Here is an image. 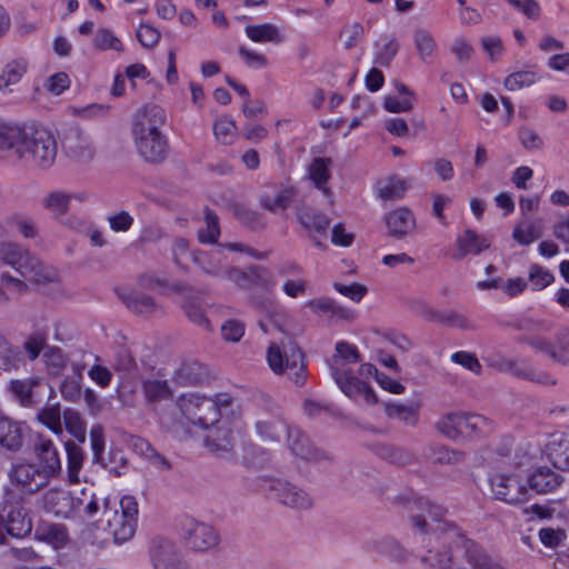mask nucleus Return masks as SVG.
<instances>
[{
	"instance_id": "nucleus-1",
	"label": "nucleus",
	"mask_w": 569,
	"mask_h": 569,
	"mask_svg": "<svg viewBox=\"0 0 569 569\" xmlns=\"http://www.w3.org/2000/svg\"><path fill=\"white\" fill-rule=\"evenodd\" d=\"M445 515V508L426 501L422 503V512L413 518L415 526L421 531L427 527L432 531L428 540L430 548L427 555L421 556V561L436 569H466L453 563V558L461 548H457L453 541L443 540V536L452 530L462 535L455 526L443 520Z\"/></svg>"
},
{
	"instance_id": "nucleus-2",
	"label": "nucleus",
	"mask_w": 569,
	"mask_h": 569,
	"mask_svg": "<svg viewBox=\"0 0 569 569\" xmlns=\"http://www.w3.org/2000/svg\"><path fill=\"white\" fill-rule=\"evenodd\" d=\"M61 471L59 452L49 439H40L34 446V462L17 463L10 478L23 490L33 492L49 483Z\"/></svg>"
},
{
	"instance_id": "nucleus-3",
	"label": "nucleus",
	"mask_w": 569,
	"mask_h": 569,
	"mask_svg": "<svg viewBox=\"0 0 569 569\" xmlns=\"http://www.w3.org/2000/svg\"><path fill=\"white\" fill-rule=\"evenodd\" d=\"M360 361L359 351L355 345L346 341L336 343V355L330 361L331 375L340 390L351 400L362 399L368 405L378 402V398L371 387L352 376L350 365Z\"/></svg>"
},
{
	"instance_id": "nucleus-4",
	"label": "nucleus",
	"mask_w": 569,
	"mask_h": 569,
	"mask_svg": "<svg viewBox=\"0 0 569 569\" xmlns=\"http://www.w3.org/2000/svg\"><path fill=\"white\" fill-rule=\"evenodd\" d=\"M10 267L29 283L44 287L59 280L58 271L17 243L0 242V268Z\"/></svg>"
},
{
	"instance_id": "nucleus-5",
	"label": "nucleus",
	"mask_w": 569,
	"mask_h": 569,
	"mask_svg": "<svg viewBox=\"0 0 569 569\" xmlns=\"http://www.w3.org/2000/svg\"><path fill=\"white\" fill-rule=\"evenodd\" d=\"M435 428L453 441L477 440L490 435L493 431V423L481 415L451 412L440 417L435 423Z\"/></svg>"
},
{
	"instance_id": "nucleus-6",
	"label": "nucleus",
	"mask_w": 569,
	"mask_h": 569,
	"mask_svg": "<svg viewBox=\"0 0 569 569\" xmlns=\"http://www.w3.org/2000/svg\"><path fill=\"white\" fill-rule=\"evenodd\" d=\"M179 408L182 415L192 425L201 428L214 427L230 406V398L226 395L214 398L197 393H184L179 398Z\"/></svg>"
},
{
	"instance_id": "nucleus-7",
	"label": "nucleus",
	"mask_w": 569,
	"mask_h": 569,
	"mask_svg": "<svg viewBox=\"0 0 569 569\" xmlns=\"http://www.w3.org/2000/svg\"><path fill=\"white\" fill-rule=\"evenodd\" d=\"M267 361L274 373H284L297 385L303 382V357L293 341L272 342L267 350Z\"/></svg>"
},
{
	"instance_id": "nucleus-8",
	"label": "nucleus",
	"mask_w": 569,
	"mask_h": 569,
	"mask_svg": "<svg viewBox=\"0 0 569 569\" xmlns=\"http://www.w3.org/2000/svg\"><path fill=\"white\" fill-rule=\"evenodd\" d=\"M19 157L39 168H49L57 157L54 137L43 128H29L24 143L19 149Z\"/></svg>"
},
{
	"instance_id": "nucleus-9",
	"label": "nucleus",
	"mask_w": 569,
	"mask_h": 569,
	"mask_svg": "<svg viewBox=\"0 0 569 569\" xmlns=\"http://www.w3.org/2000/svg\"><path fill=\"white\" fill-rule=\"evenodd\" d=\"M179 531L186 546L197 552L212 550L220 543L219 531L211 523L192 516L180 518Z\"/></svg>"
},
{
	"instance_id": "nucleus-10",
	"label": "nucleus",
	"mask_w": 569,
	"mask_h": 569,
	"mask_svg": "<svg viewBox=\"0 0 569 569\" xmlns=\"http://www.w3.org/2000/svg\"><path fill=\"white\" fill-rule=\"evenodd\" d=\"M138 513L139 508L136 498L129 495L121 497L119 508L114 509L112 520L109 521L116 545L124 543L134 536Z\"/></svg>"
},
{
	"instance_id": "nucleus-11",
	"label": "nucleus",
	"mask_w": 569,
	"mask_h": 569,
	"mask_svg": "<svg viewBox=\"0 0 569 569\" xmlns=\"http://www.w3.org/2000/svg\"><path fill=\"white\" fill-rule=\"evenodd\" d=\"M254 428L264 441H279L286 426L280 417V407L271 400L258 405Z\"/></svg>"
},
{
	"instance_id": "nucleus-12",
	"label": "nucleus",
	"mask_w": 569,
	"mask_h": 569,
	"mask_svg": "<svg viewBox=\"0 0 569 569\" xmlns=\"http://www.w3.org/2000/svg\"><path fill=\"white\" fill-rule=\"evenodd\" d=\"M443 540L453 541L457 548H461V552L471 569H508L492 560L479 545L467 539L456 530L443 536Z\"/></svg>"
},
{
	"instance_id": "nucleus-13",
	"label": "nucleus",
	"mask_w": 569,
	"mask_h": 569,
	"mask_svg": "<svg viewBox=\"0 0 569 569\" xmlns=\"http://www.w3.org/2000/svg\"><path fill=\"white\" fill-rule=\"evenodd\" d=\"M495 497L510 505L528 500V489L520 483L516 473L497 472L490 479Z\"/></svg>"
},
{
	"instance_id": "nucleus-14",
	"label": "nucleus",
	"mask_w": 569,
	"mask_h": 569,
	"mask_svg": "<svg viewBox=\"0 0 569 569\" xmlns=\"http://www.w3.org/2000/svg\"><path fill=\"white\" fill-rule=\"evenodd\" d=\"M149 561L153 569H187L180 561L172 540L162 537H153L148 547Z\"/></svg>"
},
{
	"instance_id": "nucleus-15",
	"label": "nucleus",
	"mask_w": 569,
	"mask_h": 569,
	"mask_svg": "<svg viewBox=\"0 0 569 569\" xmlns=\"http://www.w3.org/2000/svg\"><path fill=\"white\" fill-rule=\"evenodd\" d=\"M139 156L147 162L159 163L168 154V140L162 132L132 133Z\"/></svg>"
},
{
	"instance_id": "nucleus-16",
	"label": "nucleus",
	"mask_w": 569,
	"mask_h": 569,
	"mask_svg": "<svg viewBox=\"0 0 569 569\" xmlns=\"http://www.w3.org/2000/svg\"><path fill=\"white\" fill-rule=\"evenodd\" d=\"M271 497L280 503L293 509H308L312 506V498L303 489L281 479L267 482Z\"/></svg>"
},
{
	"instance_id": "nucleus-17",
	"label": "nucleus",
	"mask_w": 569,
	"mask_h": 569,
	"mask_svg": "<svg viewBox=\"0 0 569 569\" xmlns=\"http://www.w3.org/2000/svg\"><path fill=\"white\" fill-rule=\"evenodd\" d=\"M221 249L211 251L210 263H204L202 261L203 256L193 254V262L210 276L224 277L228 280L234 282L238 287L249 289L248 269L240 270L236 268H228L227 270L222 271L219 259Z\"/></svg>"
},
{
	"instance_id": "nucleus-18",
	"label": "nucleus",
	"mask_w": 569,
	"mask_h": 569,
	"mask_svg": "<svg viewBox=\"0 0 569 569\" xmlns=\"http://www.w3.org/2000/svg\"><path fill=\"white\" fill-rule=\"evenodd\" d=\"M166 110L161 106L146 103L134 113L132 133L161 132V127L166 123Z\"/></svg>"
},
{
	"instance_id": "nucleus-19",
	"label": "nucleus",
	"mask_w": 569,
	"mask_h": 569,
	"mask_svg": "<svg viewBox=\"0 0 569 569\" xmlns=\"http://www.w3.org/2000/svg\"><path fill=\"white\" fill-rule=\"evenodd\" d=\"M234 442L236 436L227 421L211 429L204 438V446L213 455L224 459L232 457Z\"/></svg>"
},
{
	"instance_id": "nucleus-20",
	"label": "nucleus",
	"mask_w": 569,
	"mask_h": 569,
	"mask_svg": "<svg viewBox=\"0 0 569 569\" xmlns=\"http://www.w3.org/2000/svg\"><path fill=\"white\" fill-rule=\"evenodd\" d=\"M526 343L557 363L569 365V350L562 345L561 336L555 341L543 336H531L526 339Z\"/></svg>"
},
{
	"instance_id": "nucleus-21",
	"label": "nucleus",
	"mask_w": 569,
	"mask_h": 569,
	"mask_svg": "<svg viewBox=\"0 0 569 569\" xmlns=\"http://www.w3.org/2000/svg\"><path fill=\"white\" fill-rule=\"evenodd\" d=\"M385 220L388 233L396 239H402L416 229L415 216L407 207L395 209L386 216Z\"/></svg>"
},
{
	"instance_id": "nucleus-22",
	"label": "nucleus",
	"mask_w": 569,
	"mask_h": 569,
	"mask_svg": "<svg viewBox=\"0 0 569 569\" xmlns=\"http://www.w3.org/2000/svg\"><path fill=\"white\" fill-rule=\"evenodd\" d=\"M313 313L328 318L329 321L352 320L355 315L351 310L338 305L330 298H317L306 303Z\"/></svg>"
},
{
	"instance_id": "nucleus-23",
	"label": "nucleus",
	"mask_w": 569,
	"mask_h": 569,
	"mask_svg": "<svg viewBox=\"0 0 569 569\" xmlns=\"http://www.w3.org/2000/svg\"><path fill=\"white\" fill-rule=\"evenodd\" d=\"M546 453L556 468L569 470V435L550 436L546 443Z\"/></svg>"
},
{
	"instance_id": "nucleus-24",
	"label": "nucleus",
	"mask_w": 569,
	"mask_h": 569,
	"mask_svg": "<svg viewBox=\"0 0 569 569\" xmlns=\"http://www.w3.org/2000/svg\"><path fill=\"white\" fill-rule=\"evenodd\" d=\"M456 257L465 258L469 254L477 256L488 249L490 242L487 238L478 234L471 229L465 230L456 239Z\"/></svg>"
},
{
	"instance_id": "nucleus-25",
	"label": "nucleus",
	"mask_w": 569,
	"mask_h": 569,
	"mask_svg": "<svg viewBox=\"0 0 569 569\" xmlns=\"http://www.w3.org/2000/svg\"><path fill=\"white\" fill-rule=\"evenodd\" d=\"M114 292L119 299L134 312L151 315L160 309L153 298L143 295L138 296L129 288L117 287Z\"/></svg>"
},
{
	"instance_id": "nucleus-26",
	"label": "nucleus",
	"mask_w": 569,
	"mask_h": 569,
	"mask_svg": "<svg viewBox=\"0 0 569 569\" xmlns=\"http://www.w3.org/2000/svg\"><path fill=\"white\" fill-rule=\"evenodd\" d=\"M248 39L256 43L280 44L284 40L281 28L273 23L249 24L244 28Z\"/></svg>"
},
{
	"instance_id": "nucleus-27",
	"label": "nucleus",
	"mask_w": 569,
	"mask_h": 569,
	"mask_svg": "<svg viewBox=\"0 0 569 569\" xmlns=\"http://www.w3.org/2000/svg\"><path fill=\"white\" fill-rule=\"evenodd\" d=\"M29 128L0 120V150H13L19 156V149L24 143Z\"/></svg>"
},
{
	"instance_id": "nucleus-28",
	"label": "nucleus",
	"mask_w": 569,
	"mask_h": 569,
	"mask_svg": "<svg viewBox=\"0 0 569 569\" xmlns=\"http://www.w3.org/2000/svg\"><path fill=\"white\" fill-rule=\"evenodd\" d=\"M208 377L209 373L204 366L196 360H186L182 361L174 371L173 379L179 385L188 386L201 383L207 380Z\"/></svg>"
},
{
	"instance_id": "nucleus-29",
	"label": "nucleus",
	"mask_w": 569,
	"mask_h": 569,
	"mask_svg": "<svg viewBox=\"0 0 569 569\" xmlns=\"http://www.w3.org/2000/svg\"><path fill=\"white\" fill-rule=\"evenodd\" d=\"M330 159L316 158L308 167V178L313 186L321 191L326 197H330L331 192L327 186L331 172H330Z\"/></svg>"
},
{
	"instance_id": "nucleus-30",
	"label": "nucleus",
	"mask_w": 569,
	"mask_h": 569,
	"mask_svg": "<svg viewBox=\"0 0 569 569\" xmlns=\"http://www.w3.org/2000/svg\"><path fill=\"white\" fill-rule=\"evenodd\" d=\"M560 482V476L547 467L538 468L528 479L530 489L538 493L550 492L555 490Z\"/></svg>"
},
{
	"instance_id": "nucleus-31",
	"label": "nucleus",
	"mask_w": 569,
	"mask_h": 569,
	"mask_svg": "<svg viewBox=\"0 0 569 569\" xmlns=\"http://www.w3.org/2000/svg\"><path fill=\"white\" fill-rule=\"evenodd\" d=\"M423 455L431 463L439 465L453 466L465 460L463 452L436 443L429 445Z\"/></svg>"
},
{
	"instance_id": "nucleus-32",
	"label": "nucleus",
	"mask_w": 569,
	"mask_h": 569,
	"mask_svg": "<svg viewBox=\"0 0 569 569\" xmlns=\"http://www.w3.org/2000/svg\"><path fill=\"white\" fill-rule=\"evenodd\" d=\"M26 72L27 66L23 61L13 60L7 63L0 72V93H11L12 87L20 82Z\"/></svg>"
},
{
	"instance_id": "nucleus-33",
	"label": "nucleus",
	"mask_w": 569,
	"mask_h": 569,
	"mask_svg": "<svg viewBox=\"0 0 569 569\" xmlns=\"http://www.w3.org/2000/svg\"><path fill=\"white\" fill-rule=\"evenodd\" d=\"M419 407L398 401L388 402L385 406L386 415L390 419L399 420L408 426H416L419 421Z\"/></svg>"
},
{
	"instance_id": "nucleus-34",
	"label": "nucleus",
	"mask_w": 569,
	"mask_h": 569,
	"mask_svg": "<svg viewBox=\"0 0 569 569\" xmlns=\"http://www.w3.org/2000/svg\"><path fill=\"white\" fill-rule=\"evenodd\" d=\"M542 219L521 221L515 227L512 238L521 246H529L542 236Z\"/></svg>"
},
{
	"instance_id": "nucleus-35",
	"label": "nucleus",
	"mask_w": 569,
	"mask_h": 569,
	"mask_svg": "<svg viewBox=\"0 0 569 569\" xmlns=\"http://www.w3.org/2000/svg\"><path fill=\"white\" fill-rule=\"evenodd\" d=\"M39 381L33 378L24 380H11L8 390L11 396L23 407H31L34 403V388Z\"/></svg>"
},
{
	"instance_id": "nucleus-36",
	"label": "nucleus",
	"mask_w": 569,
	"mask_h": 569,
	"mask_svg": "<svg viewBox=\"0 0 569 569\" xmlns=\"http://www.w3.org/2000/svg\"><path fill=\"white\" fill-rule=\"evenodd\" d=\"M413 43L419 58L423 62H430L437 53V42L427 29L418 28L415 30Z\"/></svg>"
},
{
	"instance_id": "nucleus-37",
	"label": "nucleus",
	"mask_w": 569,
	"mask_h": 569,
	"mask_svg": "<svg viewBox=\"0 0 569 569\" xmlns=\"http://www.w3.org/2000/svg\"><path fill=\"white\" fill-rule=\"evenodd\" d=\"M509 370L516 377L527 379L537 383L553 386L557 382L551 375L545 371L537 370L536 368L526 362L517 363L511 361L509 363Z\"/></svg>"
},
{
	"instance_id": "nucleus-38",
	"label": "nucleus",
	"mask_w": 569,
	"mask_h": 569,
	"mask_svg": "<svg viewBox=\"0 0 569 569\" xmlns=\"http://www.w3.org/2000/svg\"><path fill=\"white\" fill-rule=\"evenodd\" d=\"M4 528L10 536L21 538L31 531L32 523L26 512L18 508L9 512Z\"/></svg>"
},
{
	"instance_id": "nucleus-39",
	"label": "nucleus",
	"mask_w": 569,
	"mask_h": 569,
	"mask_svg": "<svg viewBox=\"0 0 569 569\" xmlns=\"http://www.w3.org/2000/svg\"><path fill=\"white\" fill-rule=\"evenodd\" d=\"M130 442L133 450L156 468L163 470L170 468L168 460L157 452L147 440L138 437H130Z\"/></svg>"
},
{
	"instance_id": "nucleus-40",
	"label": "nucleus",
	"mask_w": 569,
	"mask_h": 569,
	"mask_svg": "<svg viewBox=\"0 0 569 569\" xmlns=\"http://www.w3.org/2000/svg\"><path fill=\"white\" fill-rule=\"evenodd\" d=\"M142 391L146 401L150 405H156L171 398L172 396L171 389L166 380H146L142 383Z\"/></svg>"
},
{
	"instance_id": "nucleus-41",
	"label": "nucleus",
	"mask_w": 569,
	"mask_h": 569,
	"mask_svg": "<svg viewBox=\"0 0 569 569\" xmlns=\"http://www.w3.org/2000/svg\"><path fill=\"white\" fill-rule=\"evenodd\" d=\"M21 425L0 417V443L9 449H17L21 445Z\"/></svg>"
},
{
	"instance_id": "nucleus-42",
	"label": "nucleus",
	"mask_w": 569,
	"mask_h": 569,
	"mask_svg": "<svg viewBox=\"0 0 569 569\" xmlns=\"http://www.w3.org/2000/svg\"><path fill=\"white\" fill-rule=\"evenodd\" d=\"M36 532L40 540L48 542L54 549L62 548L68 540L64 528L58 525L42 523Z\"/></svg>"
},
{
	"instance_id": "nucleus-43",
	"label": "nucleus",
	"mask_w": 569,
	"mask_h": 569,
	"mask_svg": "<svg viewBox=\"0 0 569 569\" xmlns=\"http://www.w3.org/2000/svg\"><path fill=\"white\" fill-rule=\"evenodd\" d=\"M213 136L216 140L224 146L231 144L236 141L238 136V128L236 122L229 117L218 118L213 122Z\"/></svg>"
},
{
	"instance_id": "nucleus-44",
	"label": "nucleus",
	"mask_w": 569,
	"mask_h": 569,
	"mask_svg": "<svg viewBox=\"0 0 569 569\" xmlns=\"http://www.w3.org/2000/svg\"><path fill=\"white\" fill-rule=\"evenodd\" d=\"M432 319L455 329L466 331H473L477 329L476 323L467 315L458 311L436 313Z\"/></svg>"
},
{
	"instance_id": "nucleus-45",
	"label": "nucleus",
	"mask_w": 569,
	"mask_h": 569,
	"mask_svg": "<svg viewBox=\"0 0 569 569\" xmlns=\"http://www.w3.org/2000/svg\"><path fill=\"white\" fill-rule=\"evenodd\" d=\"M138 283L144 290H152L159 292L177 291L180 292L184 286L179 282L169 283L167 279L160 278L154 273H144L140 276Z\"/></svg>"
},
{
	"instance_id": "nucleus-46",
	"label": "nucleus",
	"mask_w": 569,
	"mask_h": 569,
	"mask_svg": "<svg viewBox=\"0 0 569 569\" xmlns=\"http://www.w3.org/2000/svg\"><path fill=\"white\" fill-rule=\"evenodd\" d=\"M399 44L392 37H383L376 43L375 62L380 66H389L397 56Z\"/></svg>"
},
{
	"instance_id": "nucleus-47",
	"label": "nucleus",
	"mask_w": 569,
	"mask_h": 569,
	"mask_svg": "<svg viewBox=\"0 0 569 569\" xmlns=\"http://www.w3.org/2000/svg\"><path fill=\"white\" fill-rule=\"evenodd\" d=\"M298 219L307 230H313L319 233H325L330 223L326 214L311 210H300L298 212Z\"/></svg>"
},
{
	"instance_id": "nucleus-48",
	"label": "nucleus",
	"mask_w": 569,
	"mask_h": 569,
	"mask_svg": "<svg viewBox=\"0 0 569 569\" xmlns=\"http://www.w3.org/2000/svg\"><path fill=\"white\" fill-rule=\"evenodd\" d=\"M540 77L537 72L521 70L510 73L503 81V86L509 91L520 90L536 83Z\"/></svg>"
},
{
	"instance_id": "nucleus-49",
	"label": "nucleus",
	"mask_w": 569,
	"mask_h": 569,
	"mask_svg": "<svg viewBox=\"0 0 569 569\" xmlns=\"http://www.w3.org/2000/svg\"><path fill=\"white\" fill-rule=\"evenodd\" d=\"M70 203V197L62 191L50 192L42 200L43 207L56 217L63 216L68 211Z\"/></svg>"
},
{
	"instance_id": "nucleus-50",
	"label": "nucleus",
	"mask_w": 569,
	"mask_h": 569,
	"mask_svg": "<svg viewBox=\"0 0 569 569\" xmlns=\"http://www.w3.org/2000/svg\"><path fill=\"white\" fill-rule=\"evenodd\" d=\"M407 191V183L400 178H389L377 188L378 197L383 200L401 198Z\"/></svg>"
},
{
	"instance_id": "nucleus-51",
	"label": "nucleus",
	"mask_w": 569,
	"mask_h": 569,
	"mask_svg": "<svg viewBox=\"0 0 569 569\" xmlns=\"http://www.w3.org/2000/svg\"><path fill=\"white\" fill-rule=\"evenodd\" d=\"M68 457V476L71 482L79 480V471L82 467L83 453L80 447L76 443L68 441L64 443Z\"/></svg>"
},
{
	"instance_id": "nucleus-52",
	"label": "nucleus",
	"mask_w": 569,
	"mask_h": 569,
	"mask_svg": "<svg viewBox=\"0 0 569 569\" xmlns=\"http://www.w3.org/2000/svg\"><path fill=\"white\" fill-rule=\"evenodd\" d=\"M295 197V191L291 188L279 190L276 194H264L261 199L263 208L274 211L277 209H286Z\"/></svg>"
},
{
	"instance_id": "nucleus-53",
	"label": "nucleus",
	"mask_w": 569,
	"mask_h": 569,
	"mask_svg": "<svg viewBox=\"0 0 569 569\" xmlns=\"http://www.w3.org/2000/svg\"><path fill=\"white\" fill-rule=\"evenodd\" d=\"M555 281L553 274L545 267L532 264L528 273V283L532 290H542Z\"/></svg>"
},
{
	"instance_id": "nucleus-54",
	"label": "nucleus",
	"mask_w": 569,
	"mask_h": 569,
	"mask_svg": "<svg viewBox=\"0 0 569 569\" xmlns=\"http://www.w3.org/2000/svg\"><path fill=\"white\" fill-rule=\"evenodd\" d=\"M38 420L57 436L62 435L61 413L58 406L46 407L38 413Z\"/></svg>"
},
{
	"instance_id": "nucleus-55",
	"label": "nucleus",
	"mask_w": 569,
	"mask_h": 569,
	"mask_svg": "<svg viewBox=\"0 0 569 569\" xmlns=\"http://www.w3.org/2000/svg\"><path fill=\"white\" fill-rule=\"evenodd\" d=\"M63 422L67 430L80 442L86 439V426L80 415L71 409L63 411Z\"/></svg>"
},
{
	"instance_id": "nucleus-56",
	"label": "nucleus",
	"mask_w": 569,
	"mask_h": 569,
	"mask_svg": "<svg viewBox=\"0 0 569 569\" xmlns=\"http://www.w3.org/2000/svg\"><path fill=\"white\" fill-rule=\"evenodd\" d=\"M172 253H173L174 262L179 267H184V261L187 260L188 257H191V259L193 260V254L203 256L202 261L204 263H210V253L209 254L203 253V252H191L190 253L188 241L182 238H179L174 241L173 247H172Z\"/></svg>"
},
{
	"instance_id": "nucleus-57",
	"label": "nucleus",
	"mask_w": 569,
	"mask_h": 569,
	"mask_svg": "<svg viewBox=\"0 0 569 569\" xmlns=\"http://www.w3.org/2000/svg\"><path fill=\"white\" fill-rule=\"evenodd\" d=\"M206 228L199 230L198 237L202 243H214L217 242L220 229L218 226V217L211 211H206Z\"/></svg>"
},
{
	"instance_id": "nucleus-58",
	"label": "nucleus",
	"mask_w": 569,
	"mask_h": 569,
	"mask_svg": "<svg viewBox=\"0 0 569 569\" xmlns=\"http://www.w3.org/2000/svg\"><path fill=\"white\" fill-rule=\"evenodd\" d=\"M137 38L142 47L153 48L161 38L160 31L150 22H141L137 31Z\"/></svg>"
},
{
	"instance_id": "nucleus-59",
	"label": "nucleus",
	"mask_w": 569,
	"mask_h": 569,
	"mask_svg": "<svg viewBox=\"0 0 569 569\" xmlns=\"http://www.w3.org/2000/svg\"><path fill=\"white\" fill-rule=\"evenodd\" d=\"M238 53L250 69H262L268 66V58L263 53L249 49L246 46H240Z\"/></svg>"
},
{
	"instance_id": "nucleus-60",
	"label": "nucleus",
	"mask_w": 569,
	"mask_h": 569,
	"mask_svg": "<svg viewBox=\"0 0 569 569\" xmlns=\"http://www.w3.org/2000/svg\"><path fill=\"white\" fill-rule=\"evenodd\" d=\"M70 86L71 80L69 74L66 72H56L51 74L44 83L46 90L54 96L62 94L70 88Z\"/></svg>"
},
{
	"instance_id": "nucleus-61",
	"label": "nucleus",
	"mask_w": 569,
	"mask_h": 569,
	"mask_svg": "<svg viewBox=\"0 0 569 569\" xmlns=\"http://www.w3.org/2000/svg\"><path fill=\"white\" fill-rule=\"evenodd\" d=\"M248 278H249V288L251 287H260V288H271L273 286V280L270 272L263 267H251L248 269Z\"/></svg>"
},
{
	"instance_id": "nucleus-62",
	"label": "nucleus",
	"mask_w": 569,
	"mask_h": 569,
	"mask_svg": "<svg viewBox=\"0 0 569 569\" xmlns=\"http://www.w3.org/2000/svg\"><path fill=\"white\" fill-rule=\"evenodd\" d=\"M243 335L244 325L239 320L230 319L221 326V336L226 341L238 342Z\"/></svg>"
},
{
	"instance_id": "nucleus-63",
	"label": "nucleus",
	"mask_w": 569,
	"mask_h": 569,
	"mask_svg": "<svg viewBox=\"0 0 569 569\" xmlns=\"http://www.w3.org/2000/svg\"><path fill=\"white\" fill-rule=\"evenodd\" d=\"M288 437L292 452L302 458H309V439L299 431H288Z\"/></svg>"
},
{
	"instance_id": "nucleus-64",
	"label": "nucleus",
	"mask_w": 569,
	"mask_h": 569,
	"mask_svg": "<svg viewBox=\"0 0 569 569\" xmlns=\"http://www.w3.org/2000/svg\"><path fill=\"white\" fill-rule=\"evenodd\" d=\"M540 541L548 548H556L567 538L566 531L560 528H542L539 530Z\"/></svg>"
}]
</instances>
